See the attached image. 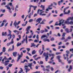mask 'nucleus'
<instances>
[{
	"label": "nucleus",
	"mask_w": 73,
	"mask_h": 73,
	"mask_svg": "<svg viewBox=\"0 0 73 73\" xmlns=\"http://www.w3.org/2000/svg\"><path fill=\"white\" fill-rule=\"evenodd\" d=\"M40 64H42V65L43 64V62L41 61H40V62L39 63V65H40Z\"/></svg>",
	"instance_id": "obj_46"
},
{
	"label": "nucleus",
	"mask_w": 73,
	"mask_h": 73,
	"mask_svg": "<svg viewBox=\"0 0 73 73\" xmlns=\"http://www.w3.org/2000/svg\"><path fill=\"white\" fill-rule=\"evenodd\" d=\"M65 38L64 37H63L61 39V40H65Z\"/></svg>",
	"instance_id": "obj_53"
},
{
	"label": "nucleus",
	"mask_w": 73,
	"mask_h": 73,
	"mask_svg": "<svg viewBox=\"0 0 73 73\" xmlns=\"http://www.w3.org/2000/svg\"><path fill=\"white\" fill-rule=\"evenodd\" d=\"M31 28V27L30 26H28L27 29H26V31H27L26 33V34H29V29H30V28Z\"/></svg>",
	"instance_id": "obj_4"
},
{
	"label": "nucleus",
	"mask_w": 73,
	"mask_h": 73,
	"mask_svg": "<svg viewBox=\"0 0 73 73\" xmlns=\"http://www.w3.org/2000/svg\"><path fill=\"white\" fill-rule=\"evenodd\" d=\"M33 21V19H30L29 20V23H31V22H32Z\"/></svg>",
	"instance_id": "obj_36"
},
{
	"label": "nucleus",
	"mask_w": 73,
	"mask_h": 73,
	"mask_svg": "<svg viewBox=\"0 0 73 73\" xmlns=\"http://www.w3.org/2000/svg\"><path fill=\"white\" fill-rule=\"evenodd\" d=\"M44 41H48V42H49V41H50L49 40V39H46L45 38H44V39H43Z\"/></svg>",
	"instance_id": "obj_23"
},
{
	"label": "nucleus",
	"mask_w": 73,
	"mask_h": 73,
	"mask_svg": "<svg viewBox=\"0 0 73 73\" xmlns=\"http://www.w3.org/2000/svg\"><path fill=\"white\" fill-rule=\"evenodd\" d=\"M23 52H21V55H19L17 59V61L18 62L19 61V60L22 57V56H23Z\"/></svg>",
	"instance_id": "obj_8"
},
{
	"label": "nucleus",
	"mask_w": 73,
	"mask_h": 73,
	"mask_svg": "<svg viewBox=\"0 0 73 73\" xmlns=\"http://www.w3.org/2000/svg\"><path fill=\"white\" fill-rule=\"evenodd\" d=\"M69 24H70V25H73V21H71L69 23Z\"/></svg>",
	"instance_id": "obj_28"
},
{
	"label": "nucleus",
	"mask_w": 73,
	"mask_h": 73,
	"mask_svg": "<svg viewBox=\"0 0 73 73\" xmlns=\"http://www.w3.org/2000/svg\"><path fill=\"white\" fill-rule=\"evenodd\" d=\"M40 66H41V68H43L44 70V71L45 69H44V66L42 65H41Z\"/></svg>",
	"instance_id": "obj_45"
},
{
	"label": "nucleus",
	"mask_w": 73,
	"mask_h": 73,
	"mask_svg": "<svg viewBox=\"0 0 73 73\" xmlns=\"http://www.w3.org/2000/svg\"><path fill=\"white\" fill-rule=\"evenodd\" d=\"M43 55L44 56V57H46L45 58V59L46 60V61H48V58H49V56H48V55L50 56V57H51L52 55L50 54H48V52H47L46 54L45 52H44L43 54Z\"/></svg>",
	"instance_id": "obj_2"
},
{
	"label": "nucleus",
	"mask_w": 73,
	"mask_h": 73,
	"mask_svg": "<svg viewBox=\"0 0 73 73\" xmlns=\"http://www.w3.org/2000/svg\"><path fill=\"white\" fill-rule=\"evenodd\" d=\"M14 43V41H13V38H12L11 39V42H10L9 43H8L7 44V46H9L11 44H12Z\"/></svg>",
	"instance_id": "obj_5"
},
{
	"label": "nucleus",
	"mask_w": 73,
	"mask_h": 73,
	"mask_svg": "<svg viewBox=\"0 0 73 73\" xmlns=\"http://www.w3.org/2000/svg\"><path fill=\"white\" fill-rule=\"evenodd\" d=\"M13 32H14V33H18V32H19V31H17V30H14L13 31Z\"/></svg>",
	"instance_id": "obj_39"
},
{
	"label": "nucleus",
	"mask_w": 73,
	"mask_h": 73,
	"mask_svg": "<svg viewBox=\"0 0 73 73\" xmlns=\"http://www.w3.org/2000/svg\"><path fill=\"white\" fill-rule=\"evenodd\" d=\"M72 69V66H70V68L68 69V71L69 72H70V69Z\"/></svg>",
	"instance_id": "obj_29"
},
{
	"label": "nucleus",
	"mask_w": 73,
	"mask_h": 73,
	"mask_svg": "<svg viewBox=\"0 0 73 73\" xmlns=\"http://www.w3.org/2000/svg\"><path fill=\"white\" fill-rule=\"evenodd\" d=\"M27 23H28V21H26L25 24L24 25V24H22V26H23V27H25V26H26V25H27Z\"/></svg>",
	"instance_id": "obj_25"
},
{
	"label": "nucleus",
	"mask_w": 73,
	"mask_h": 73,
	"mask_svg": "<svg viewBox=\"0 0 73 73\" xmlns=\"http://www.w3.org/2000/svg\"><path fill=\"white\" fill-rule=\"evenodd\" d=\"M39 41V40H34V42H38Z\"/></svg>",
	"instance_id": "obj_32"
},
{
	"label": "nucleus",
	"mask_w": 73,
	"mask_h": 73,
	"mask_svg": "<svg viewBox=\"0 0 73 73\" xmlns=\"http://www.w3.org/2000/svg\"><path fill=\"white\" fill-rule=\"evenodd\" d=\"M9 31V34L7 35V36L8 37V36H9L10 37H9L8 38V39L9 40H10V39L11 38H12V35H11V33H12V32H11V31H10L9 30H8Z\"/></svg>",
	"instance_id": "obj_3"
},
{
	"label": "nucleus",
	"mask_w": 73,
	"mask_h": 73,
	"mask_svg": "<svg viewBox=\"0 0 73 73\" xmlns=\"http://www.w3.org/2000/svg\"><path fill=\"white\" fill-rule=\"evenodd\" d=\"M70 52H72V53H73V48L71 49L70 50Z\"/></svg>",
	"instance_id": "obj_54"
},
{
	"label": "nucleus",
	"mask_w": 73,
	"mask_h": 73,
	"mask_svg": "<svg viewBox=\"0 0 73 73\" xmlns=\"http://www.w3.org/2000/svg\"><path fill=\"white\" fill-rule=\"evenodd\" d=\"M42 0H40L38 3V4H40L41 3H42Z\"/></svg>",
	"instance_id": "obj_42"
},
{
	"label": "nucleus",
	"mask_w": 73,
	"mask_h": 73,
	"mask_svg": "<svg viewBox=\"0 0 73 73\" xmlns=\"http://www.w3.org/2000/svg\"><path fill=\"white\" fill-rule=\"evenodd\" d=\"M29 7H30V8L29 9V10L28 11V13H30V12H31V7H33V8H34V7H35V6H33L32 5H30L29 6Z\"/></svg>",
	"instance_id": "obj_14"
},
{
	"label": "nucleus",
	"mask_w": 73,
	"mask_h": 73,
	"mask_svg": "<svg viewBox=\"0 0 73 73\" xmlns=\"http://www.w3.org/2000/svg\"><path fill=\"white\" fill-rule=\"evenodd\" d=\"M6 60L7 58H6V56H5L4 57V58L2 60V64H4V65L5 66H7L9 64V60H5V62H4V60Z\"/></svg>",
	"instance_id": "obj_1"
},
{
	"label": "nucleus",
	"mask_w": 73,
	"mask_h": 73,
	"mask_svg": "<svg viewBox=\"0 0 73 73\" xmlns=\"http://www.w3.org/2000/svg\"><path fill=\"white\" fill-rule=\"evenodd\" d=\"M7 32H5L4 34V32H2V35L3 36H7Z\"/></svg>",
	"instance_id": "obj_18"
},
{
	"label": "nucleus",
	"mask_w": 73,
	"mask_h": 73,
	"mask_svg": "<svg viewBox=\"0 0 73 73\" xmlns=\"http://www.w3.org/2000/svg\"><path fill=\"white\" fill-rule=\"evenodd\" d=\"M40 12H42V10H40V9H38L37 11V13L38 14V13L39 12V11Z\"/></svg>",
	"instance_id": "obj_30"
},
{
	"label": "nucleus",
	"mask_w": 73,
	"mask_h": 73,
	"mask_svg": "<svg viewBox=\"0 0 73 73\" xmlns=\"http://www.w3.org/2000/svg\"><path fill=\"white\" fill-rule=\"evenodd\" d=\"M44 32H45V31H44V30H41L40 31L41 33H43Z\"/></svg>",
	"instance_id": "obj_44"
},
{
	"label": "nucleus",
	"mask_w": 73,
	"mask_h": 73,
	"mask_svg": "<svg viewBox=\"0 0 73 73\" xmlns=\"http://www.w3.org/2000/svg\"><path fill=\"white\" fill-rule=\"evenodd\" d=\"M31 47L32 48V47H35V46H36V48H38V46L39 45H40V44H37L36 46V44H35V43H31Z\"/></svg>",
	"instance_id": "obj_7"
},
{
	"label": "nucleus",
	"mask_w": 73,
	"mask_h": 73,
	"mask_svg": "<svg viewBox=\"0 0 73 73\" xmlns=\"http://www.w3.org/2000/svg\"><path fill=\"white\" fill-rule=\"evenodd\" d=\"M54 38H51V41H54Z\"/></svg>",
	"instance_id": "obj_63"
},
{
	"label": "nucleus",
	"mask_w": 73,
	"mask_h": 73,
	"mask_svg": "<svg viewBox=\"0 0 73 73\" xmlns=\"http://www.w3.org/2000/svg\"><path fill=\"white\" fill-rule=\"evenodd\" d=\"M20 69H21V70L19 71L18 73H21L23 72V70L22 68H20Z\"/></svg>",
	"instance_id": "obj_26"
},
{
	"label": "nucleus",
	"mask_w": 73,
	"mask_h": 73,
	"mask_svg": "<svg viewBox=\"0 0 73 73\" xmlns=\"http://www.w3.org/2000/svg\"><path fill=\"white\" fill-rule=\"evenodd\" d=\"M45 37L47 38V36L46 35H43L41 36V39H42H42H43V38H44Z\"/></svg>",
	"instance_id": "obj_20"
},
{
	"label": "nucleus",
	"mask_w": 73,
	"mask_h": 73,
	"mask_svg": "<svg viewBox=\"0 0 73 73\" xmlns=\"http://www.w3.org/2000/svg\"><path fill=\"white\" fill-rule=\"evenodd\" d=\"M21 45V43H19V42H18L17 44V46L18 47L19 46H20V45Z\"/></svg>",
	"instance_id": "obj_24"
},
{
	"label": "nucleus",
	"mask_w": 73,
	"mask_h": 73,
	"mask_svg": "<svg viewBox=\"0 0 73 73\" xmlns=\"http://www.w3.org/2000/svg\"><path fill=\"white\" fill-rule=\"evenodd\" d=\"M66 52L67 53V54H69V50H66Z\"/></svg>",
	"instance_id": "obj_59"
},
{
	"label": "nucleus",
	"mask_w": 73,
	"mask_h": 73,
	"mask_svg": "<svg viewBox=\"0 0 73 73\" xmlns=\"http://www.w3.org/2000/svg\"><path fill=\"white\" fill-rule=\"evenodd\" d=\"M45 24V23L43 21L40 23V24Z\"/></svg>",
	"instance_id": "obj_52"
},
{
	"label": "nucleus",
	"mask_w": 73,
	"mask_h": 73,
	"mask_svg": "<svg viewBox=\"0 0 73 73\" xmlns=\"http://www.w3.org/2000/svg\"><path fill=\"white\" fill-rule=\"evenodd\" d=\"M12 9V11H14V9H14V7H13V6H11V9Z\"/></svg>",
	"instance_id": "obj_37"
},
{
	"label": "nucleus",
	"mask_w": 73,
	"mask_h": 73,
	"mask_svg": "<svg viewBox=\"0 0 73 73\" xmlns=\"http://www.w3.org/2000/svg\"><path fill=\"white\" fill-rule=\"evenodd\" d=\"M26 43L28 44V36L27 35L25 37Z\"/></svg>",
	"instance_id": "obj_21"
},
{
	"label": "nucleus",
	"mask_w": 73,
	"mask_h": 73,
	"mask_svg": "<svg viewBox=\"0 0 73 73\" xmlns=\"http://www.w3.org/2000/svg\"><path fill=\"white\" fill-rule=\"evenodd\" d=\"M17 52H13V56L14 57H16L17 56Z\"/></svg>",
	"instance_id": "obj_19"
},
{
	"label": "nucleus",
	"mask_w": 73,
	"mask_h": 73,
	"mask_svg": "<svg viewBox=\"0 0 73 73\" xmlns=\"http://www.w3.org/2000/svg\"><path fill=\"white\" fill-rule=\"evenodd\" d=\"M36 51L35 50H33L32 52V54H35L36 53Z\"/></svg>",
	"instance_id": "obj_27"
},
{
	"label": "nucleus",
	"mask_w": 73,
	"mask_h": 73,
	"mask_svg": "<svg viewBox=\"0 0 73 73\" xmlns=\"http://www.w3.org/2000/svg\"><path fill=\"white\" fill-rule=\"evenodd\" d=\"M25 16L24 15H22L21 16V18L23 19H24V17Z\"/></svg>",
	"instance_id": "obj_61"
},
{
	"label": "nucleus",
	"mask_w": 73,
	"mask_h": 73,
	"mask_svg": "<svg viewBox=\"0 0 73 73\" xmlns=\"http://www.w3.org/2000/svg\"><path fill=\"white\" fill-rule=\"evenodd\" d=\"M12 64H9L8 65L9 67H11V66H12Z\"/></svg>",
	"instance_id": "obj_62"
},
{
	"label": "nucleus",
	"mask_w": 73,
	"mask_h": 73,
	"mask_svg": "<svg viewBox=\"0 0 73 73\" xmlns=\"http://www.w3.org/2000/svg\"><path fill=\"white\" fill-rule=\"evenodd\" d=\"M70 20L69 17L67 18L64 22V24H69V20Z\"/></svg>",
	"instance_id": "obj_10"
},
{
	"label": "nucleus",
	"mask_w": 73,
	"mask_h": 73,
	"mask_svg": "<svg viewBox=\"0 0 73 73\" xmlns=\"http://www.w3.org/2000/svg\"><path fill=\"white\" fill-rule=\"evenodd\" d=\"M7 21L5 20H3L2 22V23L0 25V27H3V26L4 25L5 23Z\"/></svg>",
	"instance_id": "obj_12"
},
{
	"label": "nucleus",
	"mask_w": 73,
	"mask_h": 73,
	"mask_svg": "<svg viewBox=\"0 0 73 73\" xmlns=\"http://www.w3.org/2000/svg\"><path fill=\"white\" fill-rule=\"evenodd\" d=\"M6 49L5 47H4L2 49V52H5V51H6Z\"/></svg>",
	"instance_id": "obj_22"
},
{
	"label": "nucleus",
	"mask_w": 73,
	"mask_h": 73,
	"mask_svg": "<svg viewBox=\"0 0 73 73\" xmlns=\"http://www.w3.org/2000/svg\"><path fill=\"white\" fill-rule=\"evenodd\" d=\"M65 31H66L67 33H69V32H70V31H69L68 29H66Z\"/></svg>",
	"instance_id": "obj_31"
},
{
	"label": "nucleus",
	"mask_w": 73,
	"mask_h": 73,
	"mask_svg": "<svg viewBox=\"0 0 73 73\" xmlns=\"http://www.w3.org/2000/svg\"><path fill=\"white\" fill-rule=\"evenodd\" d=\"M67 38H68V40H70L72 39V37H70V36H68Z\"/></svg>",
	"instance_id": "obj_60"
},
{
	"label": "nucleus",
	"mask_w": 73,
	"mask_h": 73,
	"mask_svg": "<svg viewBox=\"0 0 73 73\" xmlns=\"http://www.w3.org/2000/svg\"><path fill=\"white\" fill-rule=\"evenodd\" d=\"M61 52H56V55H58V54H61Z\"/></svg>",
	"instance_id": "obj_57"
},
{
	"label": "nucleus",
	"mask_w": 73,
	"mask_h": 73,
	"mask_svg": "<svg viewBox=\"0 0 73 73\" xmlns=\"http://www.w3.org/2000/svg\"><path fill=\"white\" fill-rule=\"evenodd\" d=\"M51 55L52 56V57H51V60H52V62H53V61H54V60H53V59L54 58V54H51Z\"/></svg>",
	"instance_id": "obj_15"
},
{
	"label": "nucleus",
	"mask_w": 73,
	"mask_h": 73,
	"mask_svg": "<svg viewBox=\"0 0 73 73\" xmlns=\"http://www.w3.org/2000/svg\"><path fill=\"white\" fill-rule=\"evenodd\" d=\"M70 7L69 6H68L67 7H66V8H65L64 9V10H66L67 9H68V8H69V7Z\"/></svg>",
	"instance_id": "obj_40"
},
{
	"label": "nucleus",
	"mask_w": 73,
	"mask_h": 73,
	"mask_svg": "<svg viewBox=\"0 0 73 73\" xmlns=\"http://www.w3.org/2000/svg\"><path fill=\"white\" fill-rule=\"evenodd\" d=\"M13 50L12 49L9 48L8 50V52H11V51H13Z\"/></svg>",
	"instance_id": "obj_33"
},
{
	"label": "nucleus",
	"mask_w": 73,
	"mask_h": 73,
	"mask_svg": "<svg viewBox=\"0 0 73 73\" xmlns=\"http://www.w3.org/2000/svg\"><path fill=\"white\" fill-rule=\"evenodd\" d=\"M65 34H66V33H63L62 35V37H65Z\"/></svg>",
	"instance_id": "obj_47"
},
{
	"label": "nucleus",
	"mask_w": 73,
	"mask_h": 73,
	"mask_svg": "<svg viewBox=\"0 0 73 73\" xmlns=\"http://www.w3.org/2000/svg\"><path fill=\"white\" fill-rule=\"evenodd\" d=\"M53 22V21H50L49 22V24H52Z\"/></svg>",
	"instance_id": "obj_56"
},
{
	"label": "nucleus",
	"mask_w": 73,
	"mask_h": 73,
	"mask_svg": "<svg viewBox=\"0 0 73 73\" xmlns=\"http://www.w3.org/2000/svg\"><path fill=\"white\" fill-rule=\"evenodd\" d=\"M69 18H70V20H73V17H69Z\"/></svg>",
	"instance_id": "obj_64"
},
{
	"label": "nucleus",
	"mask_w": 73,
	"mask_h": 73,
	"mask_svg": "<svg viewBox=\"0 0 73 73\" xmlns=\"http://www.w3.org/2000/svg\"><path fill=\"white\" fill-rule=\"evenodd\" d=\"M42 20V18H39L38 19L36 20V23L38 22V24H39L40 23V22H41V21Z\"/></svg>",
	"instance_id": "obj_11"
},
{
	"label": "nucleus",
	"mask_w": 73,
	"mask_h": 73,
	"mask_svg": "<svg viewBox=\"0 0 73 73\" xmlns=\"http://www.w3.org/2000/svg\"><path fill=\"white\" fill-rule=\"evenodd\" d=\"M66 56H67V61H68V60H69V58H68V54H66Z\"/></svg>",
	"instance_id": "obj_35"
},
{
	"label": "nucleus",
	"mask_w": 73,
	"mask_h": 73,
	"mask_svg": "<svg viewBox=\"0 0 73 73\" xmlns=\"http://www.w3.org/2000/svg\"><path fill=\"white\" fill-rule=\"evenodd\" d=\"M5 7H6L7 8V9H9V13H12V11H11V7L9 6V5H7L6 6H5Z\"/></svg>",
	"instance_id": "obj_6"
},
{
	"label": "nucleus",
	"mask_w": 73,
	"mask_h": 73,
	"mask_svg": "<svg viewBox=\"0 0 73 73\" xmlns=\"http://www.w3.org/2000/svg\"><path fill=\"white\" fill-rule=\"evenodd\" d=\"M9 5H10V6L11 7H12V6H13L12 5V3H9Z\"/></svg>",
	"instance_id": "obj_51"
},
{
	"label": "nucleus",
	"mask_w": 73,
	"mask_h": 73,
	"mask_svg": "<svg viewBox=\"0 0 73 73\" xmlns=\"http://www.w3.org/2000/svg\"><path fill=\"white\" fill-rule=\"evenodd\" d=\"M32 64H33L32 63H29L27 66L25 65V68H28V66L29 67H32Z\"/></svg>",
	"instance_id": "obj_9"
},
{
	"label": "nucleus",
	"mask_w": 73,
	"mask_h": 73,
	"mask_svg": "<svg viewBox=\"0 0 73 73\" xmlns=\"http://www.w3.org/2000/svg\"><path fill=\"white\" fill-rule=\"evenodd\" d=\"M13 25H14V26H15V28H16L17 25V22H16V21H15Z\"/></svg>",
	"instance_id": "obj_17"
},
{
	"label": "nucleus",
	"mask_w": 73,
	"mask_h": 73,
	"mask_svg": "<svg viewBox=\"0 0 73 73\" xmlns=\"http://www.w3.org/2000/svg\"><path fill=\"white\" fill-rule=\"evenodd\" d=\"M6 4V2H4L2 3V5H5Z\"/></svg>",
	"instance_id": "obj_50"
},
{
	"label": "nucleus",
	"mask_w": 73,
	"mask_h": 73,
	"mask_svg": "<svg viewBox=\"0 0 73 73\" xmlns=\"http://www.w3.org/2000/svg\"><path fill=\"white\" fill-rule=\"evenodd\" d=\"M73 60H70L68 61V64H70L71 63V62H72L73 61Z\"/></svg>",
	"instance_id": "obj_41"
},
{
	"label": "nucleus",
	"mask_w": 73,
	"mask_h": 73,
	"mask_svg": "<svg viewBox=\"0 0 73 73\" xmlns=\"http://www.w3.org/2000/svg\"><path fill=\"white\" fill-rule=\"evenodd\" d=\"M45 70L47 72H50V70L49 68H46L45 69Z\"/></svg>",
	"instance_id": "obj_38"
},
{
	"label": "nucleus",
	"mask_w": 73,
	"mask_h": 73,
	"mask_svg": "<svg viewBox=\"0 0 73 73\" xmlns=\"http://www.w3.org/2000/svg\"><path fill=\"white\" fill-rule=\"evenodd\" d=\"M66 10H64V15H66V14H68L66 12H65Z\"/></svg>",
	"instance_id": "obj_55"
},
{
	"label": "nucleus",
	"mask_w": 73,
	"mask_h": 73,
	"mask_svg": "<svg viewBox=\"0 0 73 73\" xmlns=\"http://www.w3.org/2000/svg\"><path fill=\"white\" fill-rule=\"evenodd\" d=\"M61 56L59 55V56H57V59H58V60H59V59H60V58H61Z\"/></svg>",
	"instance_id": "obj_34"
},
{
	"label": "nucleus",
	"mask_w": 73,
	"mask_h": 73,
	"mask_svg": "<svg viewBox=\"0 0 73 73\" xmlns=\"http://www.w3.org/2000/svg\"><path fill=\"white\" fill-rule=\"evenodd\" d=\"M26 49L28 52H29V51H30V50H31V49L29 48H27Z\"/></svg>",
	"instance_id": "obj_49"
},
{
	"label": "nucleus",
	"mask_w": 73,
	"mask_h": 73,
	"mask_svg": "<svg viewBox=\"0 0 73 73\" xmlns=\"http://www.w3.org/2000/svg\"><path fill=\"white\" fill-rule=\"evenodd\" d=\"M4 69V67L1 66L0 67V69H1V70H3Z\"/></svg>",
	"instance_id": "obj_58"
},
{
	"label": "nucleus",
	"mask_w": 73,
	"mask_h": 73,
	"mask_svg": "<svg viewBox=\"0 0 73 73\" xmlns=\"http://www.w3.org/2000/svg\"><path fill=\"white\" fill-rule=\"evenodd\" d=\"M25 70H26V73H27V72H29V70H30V69L28 68H27V67H25Z\"/></svg>",
	"instance_id": "obj_16"
},
{
	"label": "nucleus",
	"mask_w": 73,
	"mask_h": 73,
	"mask_svg": "<svg viewBox=\"0 0 73 73\" xmlns=\"http://www.w3.org/2000/svg\"><path fill=\"white\" fill-rule=\"evenodd\" d=\"M37 7L36 6H35L33 7L34 11L36 10V9L37 8Z\"/></svg>",
	"instance_id": "obj_43"
},
{
	"label": "nucleus",
	"mask_w": 73,
	"mask_h": 73,
	"mask_svg": "<svg viewBox=\"0 0 73 73\" xmlns=\"http://www.w3.org/2000/svg\"><path fill=\"white\" fill-rule=\"evenodd\" d=\"M61 2L60 1H59L58 2V4L59 5H60L61 4Z\"/></svg>",
	"instance_id": "obj_48"
},
{
	"label": "nucleus",
	"mask_w": 73,
	"mask_h": 73,
	"mask_svg": "<svg viewBox=\"0 0 73 73\" xmlns=\"http://www.w3.org/2000/svg\"><path fill=\"white\" fill-rule=\"evenodd\" d=\"M59 25L61 26L62 24H63L64 22V20H61L59 21Z\"/></svg>",
	"instance_id": "obj_13"
}]
</instances>
